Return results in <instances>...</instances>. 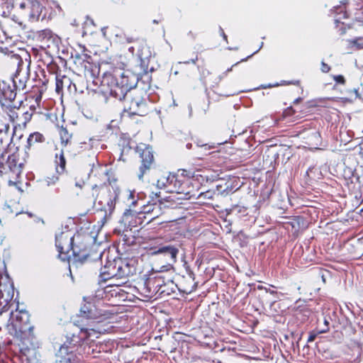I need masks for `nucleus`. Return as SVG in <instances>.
<instances>
[{"label": "nucleus", "mask_w": 363, "mask_h": 363, "mask_svg": "<svg viewBox=\"0 0 363 363\" xmlns=\"http://www.w3.org/2000/svg\"><path fill=\"white\" fill-rule=\"evenodd\" d=\"M89 177L94 182L91 195L99 205V212L102 213L101 222L104 225L114 211L121 186L114 172L106 164H94Z\"/></svg>", "instance_id": "1"}, {"label": "nucleus", "mask_w": 363, "mask_h": 363, "mask_svg": "<svg viewBox=\"0 0 363 363\" xmlns=\"http://www.w3.org/2000/svg\"><path fill=\"white\" fill-rule=\"evenodd\" d=\"M218 178V174L211 169H179L177 172L168 174L165 187L169 192L182 195L180 199H199L211 194L210 191L200 192L201 187Z\"/></svg>", "instance_id": "2"}, {"label": "nucleus", "mask_w": 363, "mask_h": 363, "mask_svg": "<svg viewBox=\"0 0 363 363\" xmlns=\"http://www.w3.org/2000/svg\"><path fill=\"white\" fill-rule=\"evenodd\" d=\"M11 310L9 321L13 336L19 341L18 345L23 353L35 347L36 340L33 333V326L30 323V315L24 310H18V306Z\"/></svg>", "instance_id": "3"}, {"label": "nucleus", "mask_w": 363, "mask_h": 363, "mask_svg": "<svg viewBox=\"0 0 363 363\" xmlns=\"http://www.w3.org/2000/svg\"><path fill=\"white\" fill-rule=\"evenodd\" d=\"M74 324L79 328L78 334H72L67 337L66 342L59 350V355L61 357V362L72 363L73 350L69 351L75 347L82 345L84 341L89 340L91 337H99L101 332L96 328H89L88 323H84L83 320H74Z\"/></svg>", "instance_id": "4"}, {"label": "nucleus", "mask_w": 363, "mask_h": 363, "mask_svg": "<svg viewBox=\"0 0 363 363\" xmlns=\"http://www.w3.org/2000/svg\"><path fill=\"white\" fill-rule=\"evenodd\" d=\"M354 1V0H343L341 5L334 8V12L337 15L335 19L336 28L338 29L340 35L348 32L350 36L363 37V11L355 17L351 24L347 25V27L344 22L340 21L342 19L348 18L350 16Z\"/></svg>", "instance_id": "5"}, {"label": "nucleus", "mask_w": 363, "mask_h": 363, "mask_svg": "<svg viewBox=\"0 0 363 363\" xmlns=\"http://www.w3.org/2000/svg\"><path fill=\"white\" fill-rule=\"evenodd\" d=\"M131 262V260L121 258L107 261L101 268L99 281L106 282L113 279H125L133 275L136 272V268Z\"/></svg>", "instance_id": "6"}, {"label": "nucleus", "mask_w": 363, "mask_h": 363, "mask_svg": "<svg viewBox=\"0 0 363 363\" xmlns=\"http://www.w3.org/2000/svg\"><path fill=\"white\" fill-rule=\"evenodd\" d=\"M78 50L72 54L74 69L86 77L92 79L99 77L100 66L94 60L85 45L77 44Z\"/></svg>", "instance_id": "7"}, {"label": "nucleus", "mask_w": 363, "mask_h": 363, "mask_svg": "<svg viewBox=\"0 0 363 363\" xmlns=\"http://www.w3.org/2000/svg\"><path fill=\"white\" fill-rule=\"evenodd\" d=\"M48 74L47 75L43 69H40L39 72H36V79L39 86V94L35 97V101L40 102L42 99V94L47 89L49 82L55 81V91L59 94L62 91L64 84H71V80L65 75H61L56 73V63L48 65Z\"/></svg>", "instance_id": "8"}, {"label": "nucleus", "mask_w": 363, "mask_h": 363, "mask_svg": "<svg viewBox=\"0 0 363 363\" xmlns=\"http://www.w3.org/2000/svg\"><path fill=\"white\" fill-rule=\"evenodd\" d=\"M117 74L105 72L103 74L101 84L108 87L107 91L118 99L123 101L126 97L129 91L133 90L132 85L128 83V77L124 76L123 72L120 74L121 81L117 78Z\"/></svg>", "instance_id": "9"}, {"label": "nucleus", "mask_w": 363, "mask_h": 363, "mask_svg": "<svg viewBox=\"0 0 363 363\" xmlns=\"http://www.w3.org/2000/svg\"><path fill=\"white\" fill-rule=\"evenodd\" d=\"M25 60L19 55H11L10 63L16 65V70L12 77V85L17 90H23L30 77V55Z\"/></svg>", "instance_id": "10"}, {"label": "nucleus", "mask_w": 363, "mask_h": 363, "mask_svg": "<svg viewBox=\"0 0 363 363\" xmlns=\"http://www.w3.org/2000/svg\"><path fill=\"white\" fill-rule=\"evenodd\" d=\"M72 245L73 264H83L91 257L89 238L85 234L75 233Z\"/></svg>", "instance_id": "11"}, {"label": "nucleus", "mask_w": 363, "mask_h": 363, "mask_svg": "<svg viewBox=\"0 0 363 363\" xmlns=\"http://www.w3.org/2000/svg\"><path fill=\"white\" fill-rule=\"evenodd\" d=\"M123 101L124 113H127L128 116L135 115L143 116L147 113L146 103L135 89L129 91Z\"/></svg>", "instance_id": "12"}, {"label": "nucleus", "mask_w": 363, "mask_h": 363, "mask_svg": "<svg viewBox=\"0 0 363 363\" xmlns=\"http://www.w3.org/2000/svg\"><path fill=\"white\" fill-rule=\"evenodd\" d=\"M166 284L163 277L157 275L154 278H148L139 284L138 291L143 298L150 299L157 293L169 294V293L164 289Z\"/></svg>", "instance_id": "13"}, {"label": "nucleus", "mask_w": 363, "mask_h": 363, "mask_svg": "<svg viewBox=\"0 0 363 363\" xmlns=\"http://www.w3.org/2000/svg\"><path fill=\"white\" fill-rule=\"evenodd\" d=\"M38 39L41 43L40 48H33L32 54L38 62H40L41 57H45V60H49L48 55L50 52L49 41H51L53 45H57L59 38L50 29H45L38 33Z\"/></svg>", "instance_id": "14"}, {"label": "nucleus", "mask_w": 363, "mask_h": 363, "mask_svg": "<svg viewBox=\"0 0 363 363\" xmlns=\"http://www.w3.org/2000/svg\"><path fill=\"white\" fill-rule=\"evenodd\" d=\"M9 117L10 121L14 125V129L18 128L23 129L26 127L33 116V112L28 111L23 106H10L8 108L3 110Z\"/></svg>", "instance_id": "15"}, {"label": "nucleus", "mask_w": 363, "mask_h": 363, "mask_svg": "<svg viewBox=\"0 0 363 363\" xmlns=\"http://www.w3.org/2000/svg\"><path fill=\"white\" fill-rule=\"evenodd\" d=\"M75 238L71 230L61 231L55 235V246L58 252V257L63 262H69L70 251Z\"/></svg>", "instance_id": "16"}, {"label": "nucleus", "mask_w": 363, "mask_h": 363, "mask_svg": "<svg viewBox=\"0 0 363 363\" xmlns=\"http://www.w3.org/2000/svg\"><path fill=\"white\" fill-rule=\"evenodd\" d=\"M99 301L96 303L94 300L85 301L80 308L77 320H83L84 323H88V326H91L90 323L94 320L99 323L106 315L104 311L99 308Z\"/></svg>", "instance_id": "17"}, {"label": "nucleus", "mask_w": 363, "mask_h": 363, "mask_svg": "<svg viewBox=\"0 0 363 363\" xmlns=\"http://www.w3.org/2000/svg\"><path fill=\"white\" fill-rule=\"evenodd\" d=\"M13 296L14 288L11 284L0 283V315L18 306Z\"/></svg>", "instance_id": "18"}, {"label": "nucleus", "mask_w": 363, "mask_h": 363, "mask_svg": "<svg viewBox=\"0 0 363 363\" xmlns=\"http://www.w3.org/2000/svg\"><path fill=\"white\" fill-rule=\"evenodd\" d=\"M137 55L140 62V67L143 72L147 74L155 70L154 65L152 62L155 54L152 52L150 45L146 43H141L138 49Z\"/></svg>", "instance_id": "19"}, {"label": "nucleus", "mask_w": 363, "mask_h": 363, "mask_svg": "<svg viewBox=\"0 0 363 363\" xmlns=\"http://www.w3.org/2000/svg\"><path fill=\"white\" fill-rule=\"evenodd\" d=\"M137 152L139 153L141 159L140 166L139 178H143L147 170H150L154 163V155L151 147L149 145H140L136 147Z\"/></svg>", "instance_id": "20"}, {"label": "nucleus", "mask_w": 363, "mask_h": 363, "mask_svg": "<svg viewBox=\"0 0 363 363\" xmlns=\"http://www.w3.org/2000/svg\"><path fill=\"white\" fill-rule=\"evenodd\" d=\"M160 192L155 193L154 196L151 197V200L147 204H143L140 211L143 215L147 216V220L146 223H149L155 218H157L161 213V199Z\"/></svg>", "instance_id": "21"}, {"label": "nucleus", "mask_w": 363, "mask_h": 363, "mask_svg": "<svg viewBox=\"0 0 363 363\" xmlns=\"http://www.w3.org/2000/svg\"><path fill=\"white\" fill-rule=\"evenodd\" d=\"M16 96V89L12 84L5 81L0 82V105L2 110L13 105Z\"/></svg>", "instance_id": "22"}, {"label": "nucleus", "mask_w": 363, "mask_h": 363, "mask_svg": "<svg viewBox=\"0 0 363 363\" xmlns=\"http://www.w3.org/2000/svg\"><path fill=\"white\" fill-rule=\"evenodd\" d=\"M5 164V174L11 173L13 177L18 178L22 173L24 164L20 154L14 152L7 156Z\"/></svg>", "instance_id": "23"}, {"label": "nucleus", "mask_w": 363, "mask_h": 363, "mask_svg": "<svg viewBox=\"0 0 363 363\" xmlns=\"http://www.w3.org/2000/svg\"><path fill=\"white\" fill-rule=\"evenodd\" d=\"M149 253L151 255L164 254L169 257L171 262L175 263L179 254V249L172 245H158L150 247Z\"/></svg>", "instance_id": "24"}, {"label": "nucleus", "mask_w": 363, "mask_h": 363, "mask_svg": "<svg viewBox=\"0 0 363 363\" xmlns=\"http://www.w3.org/2000/svg\"><path fill=\"white\" fill-rule=\"evenodd\" d=\"M126 281H120L118 284H110L104 288L106 297H116L119 300H125L128 293L122 289Z\"/></svg>", "instance_id": "25"}, {"label": "nucleus", "mask_w": 363, "mask_h": 363, "mask_svg": "<svg viewBox=\"0 0 363 363\" xmlns=\"http://www.w3.org/2000/svg\"><path fill=\"white\" fill-rule=\"evenodd\" d=\"M125 219L128 220V226L130 228H133L143 225L144 223L147 224L146 221L147 220V217L139 211L135 212V213H130L129 214L125 215Z\"/></svg>", "instance_id": "26"}, {"label": "nucleus", "mask_w": 363, "mask_h": 363, "mask_svg": "<svg viewBox=\"0 0 363 363\" xmlns=\"http://www.w3.org/2000/svg\"><path fill=\"white\" fill-rule=\"evenodd\" d=\"M66 164L67 160L64 150L62 149L59 152H56L55 156V165L57 173L62 174L67 172Z\"/></svg>", "instance_id": "27"}, {"label": "nucleus", "mask_w": 363, "mask_h": 363, "mask_svg": "<svg viewBox=\"0 0 363 363\" xmlns=\"http://www.w3.org/2000/svg\"><path fill=\"white\" fill-rule=\"evenodd\" d=\"M45 140V138L42 133L39 132L33 133L30 134L28 138L26 147L30 150L31 147H34L35 144L43 143Z\"/></svg>", "instance_id": "28"}, {"label": "nucleus", "mask_w": 363, "mask_h": 363, "mask_svg": "<svg viewBox=\"0 0 363 363\" xmlns=\"http://www.w3.org/2000/svg\"><path fill=\"white\" fill-rule=\"evenodd\" d=\"M190 283L186 284L184 280L182 281L179 284L180 287L179 288V291L182 292L189 294L191 292H193L194 290H196V283L194 282V278H193L191 276L189 277Z\"/></svg>", "instance_id": "29"}, {"label": "nucleus", "mask_w": 363, "mask_h": 363, "mask_svg": "<svg viewBox=\"0 0 363 363\" xmlns=\"http://www.w3.org/2000/svg\"><path fill=\"white\" fill-rule=\"evenodd\" d=\"M59 135L62 147H66L71 143L72 135L66 128L62 126L59 128Z\"/></svg>", "instance_id": "30"}, {"label": "nucleus", "mask_w": 363, "mask_h": 363, "mask_svg": "<svg viewBox=\"0 0 363 363\" xmlns=\"http://www.w3.org/2000/svg\"><path fill=\"white\" fill-rule=\"evenodd\" d=\"M352 38L347 40V47L355 50L363 49V37L352 36Z\"/></svg>", "instance_id": "31"}, {"label": "nucleus", "mask_w": 363, "mask_h": 363, "mask_svg": "<svg viewBox=\"0 0 363 363\" xmlns=\"http://www.w3.org/2000/svg\"><path fill=\"white\" fill-rule=\"evenodd\" d=\"M44 7L37 1L31 2L30 16L33 18L38 19L43 13Z\"/></svg>", "instance_id": "32"}, {"label": "nucleus", "mask_w": 363, "mask_h": 363, "mask_svg": "<svg viewBox=\"0 0 363 363\" xmlns=\"http://www.w3.org/2000/svg\"><path fill=\"white\" fill-rule=\"evenodd\" d=\"M48 43L50 44V52L48 55L49 57V58H48L49 60H48V61H47V60H45V57H41V60H40V62H43L44 65H47L55 63L52 62V52L56 49V47L57 46V45H53L52 43H51V41H49Z\"/></svg>", "instance_id": "33"}, {"label": "nucleus", "mask_w": 363, "mask_h": 363, "mask_svg": "<svg viewBox=\"0 0 363 363\" xmlns=\"http://www.w3.org/2000/svg\"><path fill=\"white\" fill-rule=\"evenodd\" d=\"M328 330H329V328H327L325 329L320 330H318V331H314L313 330V331L309 333L307 342H313L315 340V338H316V337H317V335L318 334L326 333L327 331H328Z\"/></svg>", "instance_id": "34"}, {"label": "nucleus", "mask_w": 363, "mask_h": 363, "mask_svg": "<svg viewBox=\"0 0 363 363\" xmlns=\"http://www.w3.org/2000/svg\"><path fill=\"white\" fill-rule=\"evenodd\" d=\"M323 101L321 99L308 101L306 104V108H316L323 106Z\"/></svg>", "instance_id": "35"}, {"label": "nucleus", "mask_w": 363, "mask_h": 363, "mask_svg": "<svg viewBox=\"0 0 363 363\" xmlns=\"http://www.w3.org/2000/svg\"><path fill=\"white\" fill-rule=\"evenodd\" d=\"M128 201H129L128 206L130 208L134 207L138 203V201L135 199V195L134 192L127 191Z\"/></svg>", "instance_id": "36"}, {"label": "nucleus", "mask_w": 363, "mask_h": 363, "mask_svg": "<svg viewBox=\"0 0 363 363\" xmlns=\"http://www.w3.org/2000/svg\"><path fill=\"white\" fill-rule=\"evenodd\" d=\"M10 126L6 119H0V133L6 134L9 130Z\"/></svg>", "instance_id": "37"}, {"label": "nucleus", "mask_w": 363, "mask_h": 363, "mask_svg": "<svg viewBox=\"0 0 363 363\" xmlns=\"http://www.w3.org/2000/svg\"><path fill=\"white\" fill-rule=\"evenodd\" d=\"M6 150H4L0 152V172L5 173V158H6Z\"/></svg>", "instance_id": "38"}, {"label": "nucleus", "mask_w": 363, "mask_h": 363, "mask_svg": "<svg viewBox=\"0 0 363 363\" xmlns=\"http://www.w3.org/2000/svg\"><path fill=\"white\" fill-rule=\"evenodd\" d=\"M247 208L244 206H240L239 205H236L233 206V211H236L238 213H241L242 215L245 216L247 214Z\"/></svg>", "instance_id": "39"}, {"label": "nucleus", "mask_w": 363, "mask_h": 363, "mask_svg": "<svg viewBox=\"0 0 363 363\" xmlns=\"http://www.w3.org/2000/svg\"><path fill=\"white\" fill-rule=\"evenodd\" d=\"M174 263H168L167 264L162 265L160 267L159 272H169V271H174Z\"/></svg>", "instance_id": "40"}, {"label": "nucleus", "mask_w": 363, "mask_h": 363, "mask_svg": "<svg viewBox=\"0 0 363 363\" xmlns=\"http://www.w3.org/2000/svg\"><path fill=\"white\" fill-rule=\"evenodd\" d=\"M333 79L335 80L336 84H345L346 82L345 77L341 74L333 76Z\"/></svg>", "instance_id": "41"}, {"label": "nucleus", "mask_w": 363, "mask_h": 363, "mask_svg": "<svg viewBox=\"0 0 363 363\" xmlns=\"http://www.w3.org/2000/svg\"><path fill=\"white\" fill-rule=\"evenodd\" d=\"M296 113V111L291 107V106H289L288 108H286L284 112H283V116L284 118L286 117H289V116H293L294 113Z\"/></svg>", "instance_id": "42"}, {"label": "nucleus", "mask_w": 363, "mask_h": 363, "mask_svg": "<svg viewBox=\"0 0 363 363\" xmlns=\"http://www.w3.org/2000/svg\"><path fill=\"white\" fill-rule=\"evenodd\" d=\"M321 70H322V72L327 73L330 70V67L328 64L325 63L324 62H322Z\"/></svg>", "instance_id": "43"}, {"label": "nucleus", "mask_w": 363, "mask_h": 363, "mask_svg": "<svg viewBox=\"0 0 363 363\" xmlns=\"http://www.w3.org/2000/svg\"><path fill=\"white\" fill-rule=\"evenodd\" d=\"M302 101H303V98L301 96H298L294 100L293 104H294V105L298 104V103L301 102Z\"/></svg>", "instance_id": "44"}, {"label": "nucleus", "mask_w": 363, "mask_h": 363, "mask_svg": "<svg viewBox=\"0 0 363 363\" xmlns=\"http://www.w3.org/2000/svg\"><path fill=\"white\" fill-rule=\"evenodd\" d=\"M220 34L221 35L223 36V39L227 41V35L225 33L223 29L222 28L220 27Z\"/></svg>", "instance_id": "45"}, {"label": "nucleus", "mask_w": 363, "mask_h": 363, "mask_svg": "<svg viewBox=\"0 0 363 363\" xmlns=\"http://www.w3.org/2000/svg\"><path fill=\"white\" fill-rule=\"evenodd\" d=\"M114 279V281L112 284H118V282H120V281H125L124 279Z\"/></svg>", "instance_id": "46"}, {"label": "nucleus", "mask_w": 363, "mask_h": 363, "mask_svg": "<svg viewBox=\"0 0 363 363\" xmlns=\"http://www.w3.org/2000/svg\"><path fill=\"white\" fill-rule=\"evenodd\" d=\"M256 52H257V51H256V52H253V53H252V54H251L250 55L247 56L246 58L241 60V62L246 61L249 57H250L251 56H252V55H253L255 53H256Z\"/></svg>", "instance_id": "47"}, {"label": "nucleus", "mask_w": 363, "mask_h": 363, "mask_svg": "<svg viewBox=\"0 0 363 363\" xmlns=\"http://www.w3.org/2000/svg\"><path fill=\"white\" fill-rule=\"evenodd\" d=\"M58 180V177H55L52 178V182L51 183L54 184Z\"/></svg>", "instance_id": "48"}, {"label": "nucleus", "mask_w": 363, "mask_h": 363, "mask_svg": "<svg viewBox=\"0 0 363 363\" xmlns=\"http://www.w3.org/2000/svg\"><path fill=\"white\" fill-rule=\"evenodd\" d=\"M125 67V64L121 62V65L118 66V67L121 69H123Z\"/></svg>", "instance_id": "49"}, {"label": "nucleus", "mask_w": 363, "mask_h": 363, "mask_svg": "<svg viewBox=\"0 0 363 363\" xmlns=\"http://www.w3.org/2000/svg\"><path fill=\"white\" fill-rule=\"evenodd\" d=\"M325 324L326 325V328H328V320H325Z\"/></svg>", "instance_id": "50"}, {"label": "nucleus", "mask_w": 363, "mask_h": 363, "mask_svg": "<svg viewBox=\"0 0 363 363\" xmlns=\"http://www.w3.org/2000/svg\"><path fill=\"white\" fill-rule=\"evenodd\" d=\"M167 283H172H172H173V281H172V280L171 279H169L167 280Z\"/></svg>", "instance_id": "51"}, {"label": "nucleus", "mask_w": 363, "mask_h": 363, "mask_svg": "<svg viewBox=\"0 0 363 363\" xmlns=\"http://www.w3.org/2000/svg\"><path fill=\"white\" fill-rule=\"evenodd\" d=\"M220 95H223V94H220ZM224 96H230L231 94H223Z\"/></svg>", "instance_id": "52"}, {"label": "nucleus", "mask_w": 363, "mask_h": 363, "mask_svg": "<svg viewBox=\"0 0 363 363\" xmlns=\"http://www.w3.org/2000/svg\"><path fill=\"white\" fill-rule=\"evenodd\" d=\"M129 50H130V51H133V50H134V48H133V47H130V48H129Z\"/></svg>", "instance_id": "53"}, {"label": "nucleus", "mask_w": 363, "mask_h": 363, "mask_svg": "<svg viewBox=\"0 0 363 363\" xmlns=\"http://www.w3.org/2000/svg\"><path fill=\"white\" fill-rule=\"evenodd\" d=\"M295 84L300 86V81H296Z\"/></svg>", "instance_id": "54"}, {"label": "nucleus", "mask_w": 363, "mask_h": 363, "mask_svg": "<svg viewBox=\"0 0 363 363\" xmlns=\"http://www.w3.org/2000/svg\"><path fill=\"white\" fill-rule=\"evenodd\" d=\"M153 23H158V21H156V20H154V21H153Z\"/></svg>", "instance_id": "55"}, {"label": "nucleus", "mask_w": 363, "mask_h": 363, "mask_svg": "<svg viewBox=\"0 0 363 363\" xmlns=\"http://www.w3.org/2000/svg\"><path fill=\"white\" fill-rule=\"evenodd\" d=\"M128 41L129 43H131V42H133V40L131 38L130 40H128Z\"/></svg>", "instance_id": "56"}, {"label": "nucleus", "mask_w": 363, "mask_h": 363, "mask_svg": "<svg viewBox=\"0 0 363 363\" xmlns=\"http://www.w3.org/2000/svg\"><path fill=\"white\" fill-rule=\"evenodd\" d=\"M299 89H300V90H301V93H303V88H302V87H300Z\"/></svg>", "instance_id": "57"}]
</instances>
